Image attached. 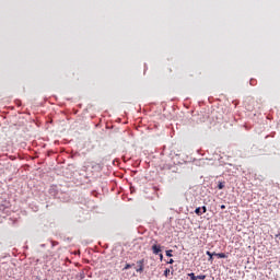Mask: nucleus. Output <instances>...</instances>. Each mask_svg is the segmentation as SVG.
Returning a JSON list of instances; mask_svg holds the SVG:
<instances>
[{
    "instance_id": "15",
    "label": "nucleus",
    "mask_w": 280,
    "mask_h": 280,
    "mask_svg": "<svg viewBox=\"0 0 280 280\" xmlns=\"http://www.w3.org/2000/svg\"><path fill=\"white\" fill-rule=\"evenodd\" d=\"M221 209H226V206L222 205V206H221Z\"/></svg>"
},
{
    "instance_id": "6",
    "label": "nucleus",
    "mask_w": 280,
    "mask_h": 280,
    "mask_svg": "<svg viewBox=\"0 0 280 280\" xmlns=\"http://www.w3.org/2000/svg\"><path fill=\"white\" fill-rule=\"evenodd\" d=\"M188 277L191 279V280H198L197 276L191 272V273H188Z\"/></svg>"
},
{
    "instance_id": "9",
    "label": "nucleus",
    "mask_w": 280,
    "mask_h": 280,
    "mask_svg": "<svg viewBox=\"0 0 280 280\" xmlns=\"http://www.w3.org/2000/svg\"><path fill=\"white\" fill-rule=\"evenodd\" d=\"M166 257H173L172 249L166 250Z\"/></svg>"
},
{
    "instance_id": "12",
    "label": "nucleus",
    "mask_w": 280,
    "mask_h": 280,
    "mask_svg": "<svg viewBox=\"0 0 280 280\" xmlns=\"http://www.w3.org/2000/svg\"><path fill=\"white\" fill-rule=\"evenodd\" d=\"M167 275H170V269L164 270V276L167 277Z\"/></svg>"
},
{
    "instance_id": "4",
    "label": "nucleus",
    "mask_w": 280,
    "mask_h": 280,
    "mask_svg": "<svg viewBox=\"0 0 280 280\" xmlns=\"http://www.w3.org/2000/svg\"><path fill=\"white\" fill-rule=\"evenodd\" d=\"M206 254H207L208 257H209L208 261H213V256H215V253L206 252Z\"/></svg>"
},
{
    "instance_id": "11",
    "label": "nucleus",
    "mask_w": 280,
    "mask_h": 280,
    "mask_svg": "<svg viewBox=\"0 0 280 280\" xmlns=\"http://www.w3.org/2000/svg\"><path fill=\"white\" fill-rule=\"evenodd\" d=\"M201 210H202L201 213H207V207H206V206H203V207L201 208Z\"/></svg>"
},
{
    "instance_id": "13",
    "label": "nucleus",
    "mask_w": 280,
    "mask_h": 280,
    "mask_svg": "<svg viewBox=\"0 0 280 280\" xmlns=\"http://www.w3.org/2000/svg\"><path fill=\"white\" fill-rule=\"evenodd\" d=\"M168 264H174V259L171 258V259L168 260Z\"/></svg>"
},
{
    "instance_id": "5",
    "label": "nucleus",
    "mask_w": 280,
    "mask_h": 280,
    "mask_svg": "<svg viewBox=\"0 0 280 280\" xmlns=\"http://www.w3.org/2000/svg\"><path fill=\"white\" fill-rule=\"evenodd\" d=\"M195 213L196 215H202V208H196Z\"/></svg>"
},
{
    "instance_id": "1",
    "label": "nucleus",
    "mask_w": 280,
    "mask_h": 280,
    "mask_svg": "<svg viewBox=\"0 0 280 280\" xmlns=\"http://www.w3.org/2000/svg\"><path fill=\"white\" fill-rule=\"evenodd\" d=\"M144 264H145L144 259L138 260L137 261L138 268L136 269V272H140V273L143 272Z\"/></svg>"
},
{
    "instance_id": "2",
    "label": "nucleus",
    "mask_w": 280,
    "mask_h": 280,
    "mask_svg": "<svg viewBox=\"0 0 280 280\" xmlns=\"http://www.w3.org/2000/svg\"><path fill=\"white\" fill-rule=\"evenodd\" d=\"M151 249H152L153 255H159V253H161V250H162L161 245H158V244L152 245Z\"/></svg>"
},
{
    "instance_id": "8",
    "label": "nucleus",
    "mask_w": 280,
    "mask_h": 280,
    "mask_svg": "<svg viewBox=\"0 0 280 280\" xmlns=\"http://www.w3.org/2000/svg\"><path fill=\"white\" fill-rule=\"evenodd\" d=\"M224 187V182H220L218 185V189H222Z\"/></svg>"
},
{
    "instance_id": "3",
    "label": "nucleus",
    "mask_w": 280,
    "mask_h": 280,
    "mask_svg": "<svg viewBox=\"0 0 280 280\" xmlns=\"http://www.w3.org/2000/svg\"><path fill=\"white\" fill-rule=\"evenodd\" d=\"M214 256L215 257H219V259H226V257H229V256H226V254H224V253H214Z\"/></svg>"
},
{
    "instance_id": "7",
    "label": "nucleus",
    "mask_w": 280,
    "mask_h": 280,
    "mask_svg": "<svg viewBox=\"0 0 280 280\" xmlns=\"http://www.w3.org/2000/svg\"><path fill=\"white\" fill-rule=\"evenodd\" d=\"M132 266H135V264H132V265L127 264V265L124 267L122 270H128V269L132 268Z\"/></svg>"
},
{
    "instance_id": "10",
    "label": "nucleus",
    "mask_w": 280,
    "mask_h": 280,
    "mask_svg": "<svg viewBox=\"0 0 280 280\" xmlns=\"http://www.w3.org/2000/svg\"><path fill=\"white\" fill-rule=\"evenodd\" d=\"M197 279L205 280V279H207V276L206 275H200V276H197Z\"/></svg>"
},
{
    "instance_id": "14",
    "label": "nucleus",
    "mask_w": 280,
    "mask_h": 280,
    "mask_svg": "<svg viewBox=\"0 0 280 280\" xmlns=\"http://www.w3.org/2000/svg\"><path fill=\"white\" fill-rule=\"evenodd\" d=\"M160 259L161 261H163V254H160Z\"/></svg>"
}]
</instances>
